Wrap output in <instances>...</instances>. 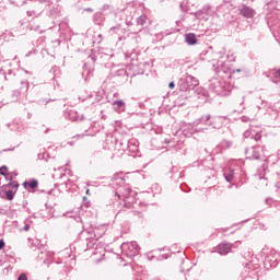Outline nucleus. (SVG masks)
Here are the masks:
<instances>
[{
  "mask_svg": "<svg viewBox=\"0 0 280 280\" xmlns=\"http://www.w3.org/2000/svg\"><path fill=\"white\" fill-rule=\"evenodd\" d=\"M200 124L202 126H212L213 128H220L222 126V117H214L211 120L210 115L202 116L198 121L189 126H191V128H198Z\"/></svg>",
  "mask_w": 280,
  "mask_h": 280,
  "instance_id": "obj_1",
  "label": "nucleus"
},
{
  "mask_svg": "<svg viewBox=\"0 0 280 280\" xmlns=\"http://www.w3.org/2000/svg\"><path fill=\"white\" fill-rule=\"evenodd\" d=\"M121 250L127 257H135L139 255V245L137 242L122 243Z\"/></svg>",
  "mask_w": 280,
  "mask_h": 280,
  "instance_id": "obj_2",
  "label": "nucleus"
},
{
  "mask_svg": "<svg viewBox=\"0 0 280 280\" xmlns=\"http://www.w3.org/2000/svg\"><path fill=\"white\" fill-rule=\"evenodd\" d=\"M261 152L265 156V159H268V155L266 154V148L265 147H253L246 150V156L247 159H254L258 160L259 156H261Z\"/></svg>",
  "mask_w": 280,
  "mask_h": 280,
  "instance_id": "obj_3",
  "label": "nucleus"
},
{
  "mask_svg": "<svg viewBox=\"0 0 280 280\" xmlns=\"http://www.w3.org/2000/svg\"><path fill=\"white\" fill-rule=\"evenodd\" d=\"M209 89L214 93H222V81L219 79L210 80Z\"/></svg>",
  "mask_w": 280,
  "mask_h": 280,
  "instance_id": "obj_4",
  "label": "nucleus"
},
{
  "mask_svg": "<svg viewBox=\"0 0 280 280\" xmlns=\"http://www.w3.org/2000/svg\"><path fill=\"white\" fill-rule=\"evenodd\" d=\"M112 106L116 113H125L126 112V102L122 100L114 101Z\"/></svg>",
  "mask_w": 280,
  "mask_h": 280,
  "instance_id": "obj_5",
  "label": "nucleus"
},
{
  "mask_svg": "<svg viewBox=\"0 0 280 280\" xmlns=\"http://www.w3.org/2000/svg\"><path fill=\"white\" fill-rule=\"evenodd\" d=\"M231 248H233L232 244L221 243L218 246V253H219V255H229V253H231Z\"/></svg>",
  "mask_w": 280,
  "mask_h": 280,
  "instance_id": "obj_6",
  "label": "nucleus"
},
{
  "mask_svg": "<svg viewBox=\"0 0 280 280\" xmlns=\"http://www.w3.org/2000/svg\"><path fill=\"white\" fill-rule=\"evenodd\" d=\"M249 131H252V139H254V141H259V139H261V128L250 127Z\"/></svg>",
  "mask_w": 280,
  "mask_h": 280,
  "instance_id": "obj_7",
  "label": "nucleus"
},
{
  "mask_svg": "<svg viewBox=\"0 0 280 280\" xmlns=\"http://www.w3.org/2000/svg\"><path fill=\"white\" fill-rule=\"evenodd\" d=\"M241 14L245 16V19H253V16H255V10L249 7H243Z\"/></svg>",
  "mask_w": 280,
  "mask_h": 280,
  "instance_id": "obj_8",
  "label": "nucleus"
},
{
  "mask_svg": "<svg viewBox=\"0 0 280 280\" xmlns=\"http://www.w3.org/2000/svg\"><path fill=\"white\" fill-rule=\"evenodd\" d=\"M185 40L188 45H196V43H198V39L196 38V34L194 33L186 34Z\"/></svg>",
  "mask_w": 280,
  "mask_h": 280,
  "instance_id": "obj_9",
  "label": "nucleus"
},
{
  "mask_svg": "<svg viewBox=\"0 0 280 280\" xmlns=\"http://www.w3.org/2000/svg\"><path fill=\"white\" fill-rule=\"evenodd\" d=\"M217 69L219 71H223V73H226L231 69V66H229L226 62L218 61Z\"/></svg>",
  "mask_w": 280,
  "mask_h": 280,
  "instance_id": "obj_10",
  "label": "nucleus"
},
{
  "mask_svg": "<svg viewBox=\"0 0 280 280\" xmlns=\"http://www.w3.org/2000/svg\"><path fill=\"white\" fill-rule=\"evenodd\" d=\"M23 186L25 189H36L38 187V180L32 179L31 182H24Z\"/></svg>",
  "mask_w": 280,
  "mask_h": 280,
  "instance_id": "obj_11",
  "label": "nucleus"
},
{
  "mask_svg": "<svg viewBox=\"0 0 280 280\" xmlns=\"http://www.w3.org/2000/svg\"><path fill=\"white\" fill-rule=\"evenodd\" d=\"M69 118H70L72 121H82V119H84V116H83V115L78 116V113H77V112H70Z\"/></svg>",
  "mask_w": 280,
  "mask_h": 280,
  "instance_id": "obj_12",
  "label": "nucleus"
},
{
  "mask_svg": "<svg viewBox=\"0 0 280 280\" xmlns=\"http://www.w3.org/2000/svg\"><path fill=\"white\" fill-rule=\"evenodd\" d=\"M7 200H14V191L8 190V186H4Z\"/></svg>",
  "mask_w": 280,
  "mask_h": 280,
  "instance_id": "obj_13",
  "label": "nucleus"
},
{
  "mask_svg": "<svg viewBox=\"0 0 280 280\" xmlns=\"http://www.w3.org/2000/svg\"><path fill=\"white\" fill-rule=\"evenodd\" d=\"M137 23H138V25H145V23H148V16H145V15H140V16L137 19Z\"/></svg>",
  "mask_w": 280,
  "mask_h": 280,
  "instance_id": "obj_14",
  "label": "nucleus"
},
{
  "mask_svg": "<svg viewBox=\"0 0 280 280\" xmlns=\"http://www.w3.org/2000/svg\"><path fill=\"white\" fill-rule=\"evenodd\" d=\"M231 145H232V142L229 141V140H223V141L221 142V148H222L223 150H226V148H231Z\"/></svg>",
  "mask_w": 280,
  "mask_h": 280,
  "instance_id": "obj_15",
  "label": "nucleus"
},
{
  "mask_svg": "<svg viewBox=\"0 0 280 280\" xmlns=\"http://www.w3.org/2000/svg\"><path fill=\"white\" fill-rule=\"evenodd\" d=\"M0 174H1V176H5V178L8 180V166L0 167Z\"/></svg>",
  "mask_w": 280,
  "mask_h": 280,
  "instance_id": "obj_16",
  "label": "nucleus"
},
{
  "mask_svg": "<svg viewBox=\"0 0 280 280\" xmlns=\"http://www.w3.org/2000/svg\"><path fill=\"white\" fill-rule=\"evenodd\" d=\"M224 176H225V180L228 183H231V180H233V171H230L228 174L224 173Z\"/></svg>",
  "mask_w": 280,
  "mask_h": 280,
  "instance_id": "obj_17",
  "label": "nucleus"
},
{
  "mask_svg": "<svg viewBox=\"0 0 280 280\" xmlns=\"http://www.w3.org/2000/svg\"><path fill=\"white\" fill-rule=\"evenodd\" d=\"M253 131H250V129H247L245 132H244V137L245 139H253Z\"/></svg>",
  "mask_w": 280,
  "mask_h": 280,
  "instance_id": "obj_18",
  "label": "nucleus"
},
{
  "mask_svg": "<svg viewBox=\"0 0 280 280\" xmlns=\"http://www.w3.org/2000/svg\"><path fill=\"white\" fill-rule=\"evenodd\" d=\"M273 78H276L277 82H280V70L273 73Z\"/></svg>",
  "mask_w": 280,
  "mask_h": 280,
  "instance_id": "obj_19",
  "label": "nucleus"
},
{
  "mask_svg": "<svg viewBox=\"0 0 280 280\" xmlns=\"http://www.w3.org/2000/svg\"><path fill=\"white\" fill-rule=\"evenodd\" d=\"M18 280H27V276L25 273H22L19 276Z\"/></svg>",
  "mask_w": 280,
  "mask_h": 280,
  "instance_id": "obj_20",
  "label": "nucleus"
},
{
  "mask_svg": "<svg viewBox=\"0 0 280 280\" xmlns=\"http://www.w3.org/2000/svg\"><path fill=\"white\" fill-rule=\"evenodd\" d=\"M190 80H192L194 86H198V80L194 79L192 77H189Z\"/></svg>",
  "mask_w": 280,
  "mask_h": 280,
  "instance_id": "obj_21",
  "label": "nucleus"
},
{
  "mask_svg": "<svg viewBox=\"0 0 280 280\" xmlns=\"http://www.w3.org/2000/svg\"><path fill=\"white\" fill-rule=\"evenodd\" d=\"M27 15H28V16H36V12H34V11H27Z\"/></svg>",
  "mask_w": 280,
  "mask_h": 280,
  "instance_id": "obj_22",
  "label": "nucleus"
},
{
  "mask_svg": "<svg viewBox=\"0 0 280 280\" xmlns=\"http://www.w3.org/2000/svg\"><path fill=\"white\" fill-rule=\"evenodd\" d=\"M4 246H5V242H3V240H0V250L3 249Z\"/></svg>",
  "mask_w": 280,
  "mask_h": 280,
  "instance_id": "obj_23",
  "label": "nucleus"
},
{
  "mask_svg": "<svg viewBox=\"0 0 280 280\" xmlns=\"http://www.w3.org/2000/svg\"><path fill=\"white\" fill-rule=\"evenodd\" d=\"M202 130H207V128L195 129V132H202Z\"/></svg>",
  "mask_w": 280,
  "mask_h": 280,
  "instance_id": "obj_24",
  "label": "nucleus"
},
{
  "mask_svg": "<svg viewBox=\"0 0 280 280\" xmlns=\"http://www.w3.org/2000/svg\"><path fill=\"white\" fill-rule=\"evenodd\" d=\"M84 12H93V9L92 8H85Z\"/></svg>",
  "mask_w": 280,
  "mask_h": 280,
  "instance_id": "obj_25",
  "label": "nucleus"
},
{
  "mask_svg": "<svg viewBox=\"0 0 280 280\" xmlns=\"http://www.w3.org/2000/svg\"><path fill=\"white\" fill-rule=\"evenodd\" d=\"M24 231H30V224L24 225Z\"/></svg>",
  "mask_w": 280,
  "mask_h": 280,
  "instance_id": "obj_26",
  "label": "nucleus"
},
{
  "mask_svg": "<svg viewBox=\"0 0 280 280\" xmlns=\"http://www.w3.org/2000/svg\"><path fill=\"white\" fill-rule=\"evenodd\" d=\"M174 86H175L174 82H171V83L168 84V88H170V89H174Z\"/></svg>",
  "mask_w": 280,
  "mask_h": 280,
  "instance_id": "obj_27",
  "label": "nucleus"
},
{
  "mask_svg": "<svg viewBox=\"0 0 280 280\" xmlns=\"http://www.w3.org/2000/svg\"><path fill=\"white\" fill-rule=\"evenodd\" d=\"M241 72H242V69L234 70V73H241Z\"/></svg>",
  "mask_w": 280,
  "mask_h": 280,
  "instance_id": "obj_28",
  "label": "nucleus"
},
{
  "mask_svg": "<svg viewBox=\"0 0 280 280\" xmlns=\"http://www.w3.org/2000/svg\"><path fill=\"white\" fill-rule=\"evenodd\" d=\"M86 196H91V190L90 189L86 190Z\"/></svg>",
  "mask_w": 280,
  "mask_h": 280,
  "instance_id": "obj_29",
  "label": "nucleus"
},
{
  "mask_svg": "<svg viewBox=\"0 0 280 280\" xmlns=\"http://www.w3.org/2000/svg\"><path fill=\"white\" fill-rule=\"evenodd\" d=\"M42 3H47L49 0H39Z\"/></svg>",
  "mask_w": 280,
  "mask_h": 280,
  "instance_id": "obj_30",
  "label": "nucleus"
},
{
  "mask_svg": "<svg viewBox=\"0 0 280 280\" xmlns=\"http://www.w3.org/2000/svg\"><path fill=\"white\" fill-rule=\"evenodd\" d=\"M266 202H267V203L270 202V199H266Z\"/></svg>",
  "mask_w": 280,
  "mask_h": 280,
  "instance_id": "obj_31",
  "label": "nucleus"
},
{
  "mask_svg": "<svg viewBox=\"0 0 280 280\" xmlns=\"http://www.w3.org/2000/svg\"><path fill=\"white\" fill-rule=\"evenodd\" d=\"M114 97H117V93L114 94Z\"/></svg>",
  "mask_w": 280,
  "mask_h": 280,
  "instance_id": "obj_32",
  "label": "nucleus"
},
{
  "mask_svg": "<svg viewBox=\"0 0 280 280\" xmlns=\"http://www.w3.org/2000/svg\"><path fill=\"white\" fill-rule=\"evenodd\" d=\"M266 261H270V259L267 258Z\"/></svg>",
  "mask_w": 280,
  "mask_h": 280,
  "instance_id": "obj_33",
  "label": "nucleus"
}]
</instances>
